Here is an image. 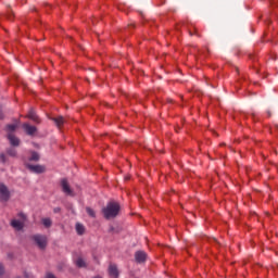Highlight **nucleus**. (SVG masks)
<instances>
[{"label": "nucleus", "mask_w": 278, "mask_h": 278, "mask_svg": "<svg viewBox=\"0 0 278 278\" xmlns=\"http://www.w3.org/2000/svg\"><path fill=\"white\" fill-rule=\"evenodd\" d=\"M121 213V204L116 201H110L104 208H102V214L104 218L110 220L111 218H116Z\"/></svg>", "instance_id": "f257e3e1"}, {"label": "nucleus", "mask_w": 278, "mask_h": 278, "mask_svg": "<svg viewBox=\"0 0 278 278\" xmlns=\"http://www.w3.org/2000/svg\"><path fill=\"white\" fill-rule=\"evenodd\" d=\"M33 240L35 242V244L38 247V249H40L41 251H45V249H47V236L45 235H35L33 236Z\"/></svg>", "instance_id": "f03ea898"}, {"label": "nucleus", "mask_w": 278, "mask_h": 278, "mask_svg": "<svg viewBox=\"0 0 278 278\" xmlns=\"http://www.w3.org/2000/svg\"><path fill=\"white\" fill-rule=\"evenodd\" d=\"M61 188L64 194L67 197H75V192H73V189H71V185H68V180H66V178L61 180Z\"/></svg>", "instance_id": "7ed1b4c3"}, {"label": "nucleus", "mask_w": 278, "mask_h": 278, "mask_svg": "<svg viewBox=\"0 0 278 278\" xmlns=\"http://www.w3.org/2000/svg\"><path fill=\"white\" fill-rule=\"evenodd\" d=\"M26 168H28V170H30V173H36L37 175H40V174L45 173V170H46V167L43 165L27 164Z\"/></svg>", "instance_id": "20e7f679"}, {"label": "nucleus", "mask_w": 278, "mask_h": 278, "mask_svg": "<svg viewBox=\"0 0 278 278\" xmlns=\"http://www.w3.org/2000/svg\"><path fill=\"white\" fill-rule=\"evenodd\" d=\"M0 197L2 201H10V189L3 184H0Z\"/></svg>", "instance_id": "39448f33"}, {"label": "nucleus", "mask_w": 278, "mask_h": 278, "mask_svg": "<svg viewBox=\"0 0 278 278\" xmlns=\"http://www.w3.org/2000/svg\"><path fill=\"white\" fill-rule=\"evenodd\" d=\"M135 260L137 264H144L147 262V253L144 251H137L135 253Z\"/></svg>", "instance_id": "423d86ee"}, {"label": "nucleus", "mask_w": 278, "mask_h": 278, "mask_svg": "<svg viewBox=\"0 0 278 278\" xmlns=\"http://www.w3.org/2000/svg\"><path fill=\"white\" fill-rule=\"evenodd\" d=\"M23 129L26 131L27 136H34L38 129L36 126H31L29 124H23Z\"/></svg>", "instance_id": "0eeeda50"}, {"label": "nucleus", "mask_w": 278, "mask_h": 278, "mask_svg": "<svg viewBox=\"0 0 278 278\" xmlns=\"http://www.w3.org/2000/svg\"><path fill=\"white\" fill-rule=\"evenodd\" d=\"M9 142L11 147H18L21 144V139H18L16 136H14L12 132L8 135Z\"/></svg>", "instance_id": "6e6552de"}, {"label": "nucleus", "mask_w": 278, "mask_h": 278, "mask_svg": "<svg viewBox=\"0 0 278 278\" xmlns=\"http://www.w3.org/2000/svg\"><path fill=\"white\" fill-rule=\"evenodd\" d=\"M27 118H29L30 121H34V123H40V117H38V115L36 114V111H34V109H30L28 114H27Z\"/></svg>", "instance_id": "1a4fd4ad"}, {"label": "nucleus", "mask_w": 278, "mask_h": 278, "mask_svg": "<svg viewBox=\"0 0 278 278\" xmlns=\"http://www.w3.org/2000/svg\"><path fill=\"white\" fill-rule=\"evenodd\" d=\"M109 275L114 278H118V267L114 264L109 266Z\"/></svg>", "instance_id": "9d476101"}, {"label": "nucleus", "mask_w": 278, "mask_h": 278, "mask_svg": "<svg viewBox=\"0 0 278 278\" xmlns=\"http://www.w3.org/2000/svg\"><path fill=\"white\" fill-rule=\"evenodd\" d=\"M11 226L13 227V229H16V231H21L24 227L23 222L17 219H13L11 222Z\"/></svg>", "instance_id": "9b49d317"}, {"label": "nucleus", "mask_w": 278, "mask_h": 278, "mask_svg": "<svg viewBox=\"0 0 278 278\" xmlns=\"http://www.w3.org/2000/svg\"><path fill=\"white\" fill-rule=\"evenodd\" d=\"M53 123H55L56 127H59V129L62 127V125H64V123H66V119H64V117L59 116V117H53L52 118Z\"/></svg>", "instance_id": "f8f14e48"}, {"label": "nucleus", "mask_w": 278, "mask_h": 278, "mask_svg": "<svg viewBox=\"0 0 278 278\" xmlns=\"http://www.w3.org/2000/svg\"><path fill=\"white\" fill-rule=\"evenodd\" d=\"M75 264L77 266V268H87V264H86V261L81 257H78L76 261H75Z\"/></svg>", "instance_id": "ddd939ff"}, {"label": "nucleus", "mask_w": 278, "mask_h": 278, "mask_svg": "<svg viewBox=\"0 0 278 278\" xmlns=\"http://www.w3.org/2000/svg\"><path fill=\"white\" fill-rule=\"evenodd\" d=\"M76 231L78 236H84V233L86 232V228L81 224H76Z\"/></svg>", "instance_id": "4468645a"}, {"label": "nucleus", "mask_w": 278, "mask_h": 278, "mask_svg": "<svg viewBox=\"0 0 278 278\" xmlns=\"http://www.w3.org/2000/svg\"><path fill=\"white\" fill-rule=\"evenodd\" d=\"M38 160H40V154H38V152H33L30 157H29V161L30 162H38Z\"/></svg>", "instance_id": "2eb2a0df"}, {"label": "nucleus", "mask_w": 278, "mask_h": 278, "mask_svg": "<svg viewBox=\"0 0 278 278\" xmlns=\"http://www.w3.org/2000/svg\"><path fill=\"white\" fill-rule=\"evenodd\" d=\"M16 127H18L16 124H9L7 125V131L12 134L13 131H16Z\"/></svg>", "instance_id": "dca6fc26"}, {"label": "nucleus", "mask_w": 278, "mask_h": 278, "mask_svg": "<svg viewBox=\"0 0 278 278\" xmlns=\"http://www.w3.org/2000/svg\"><path fill=\"white\" fill-rule=\"evenodd\" d=\"M42 225L46 226L47 228H49V227H51V225H53V222H51V218H43Z\"/></svg>", "instance_id": "f3484780"}, {"label": "nucleus", "mask_w": 278, "mask_h": 278, "mask_svg": "<svg viewBox=\"0 0 278 278\" xmlns=\"http://www.w3.org/2000/svg\"><path fill=\"white\" fill-rule=\"evenodd\" d=\"M8 155H10L11 157H16V149L14 148H10L7 150Z\"/></svg>", "instance_id": "a211bd4d"}, {"label": "nucleus", "mask_w": 278, "mask_h": 278, "mask_svg": "<svg viewBox=\"0 0 278 278\" xmlns=\"http://www.w3.org/2000/svg\"><path fill=\"white\" fill-rule=\"evenodd\" d=\"M86 212L89 216H91V218H94V216H97V214L94 213V210H92L91 207H87Z\"/></svg>", "instance_id": "6ab92c4d"}, {"label": "nucleus", "mask_w": 278, "mask_h": 278, "mask_svg": "<svg viewBox=\"0 0 278 278\" xmlns=\"http://www.w3.org/2000/svg\"><path fill=\"white\" fill-rule=\"evenodd\" d=\"M0 162L2 164H5V162H7L5 154H0Z\"/></svg>", "instance_id": "aec40b11"}, {"label": "nucleus", "mask_w": 278, "mask_h": 278, "mask_svg": "<svg viewBox=\"0 0 278 278\" xmlns=\"http://www.w3.org/2000/svg\"><path fill=\"white\" fill-rule=\"evenodd\" d=\"M46 278H58V277H55V275H53L52 273H48L46 275Z\"/></svg>", "instance_id": "412c9836"}, {"label": "nucleus", "mask_w": 278, "mask_h": 278, "mask_svg": "<svg viewBox=\"0 0 278 278\" xmlns=\"http://www.w3.org/2000/svg\"><path fill=\"white\" fill-rule=\"evenodd\" d=\"M12 16H13V14H12V12H10V13H8V15H7V18H9V21H12Z\"/></svg>", "instance_id": "4be33fe9"}, {"label": "nucleus", "mask_w": 278, "mask_h": 278, "mask_svg": "<svg viewBox=\"0 0 278 278\" xmlns=\"http://www.w3.org/2000/svg\"><path fill=\"white\" fill-rule=\"evenodd\" d=\"M4 269H3V265L0 264V275H3Z\"/></svg>", "instance_id": "5701e85b"}, {"label": "nucleus", "mask_w": 278, "mask_h": 278, "mask_svg": "<svg viewBox=\"0 0 278 278\" xmlns=\"http://www.w3.org/2000/svg\"><path fill=\"white\" fill-rule=\"evenodd\" d=\"M58 213H60V207L54 208V214H58Z\"/></svg>", "instance_id": "b1692460"}, {"label": "nucleus", "mask_w": 278, "mask_h": 278, "mask_svg": "<svg viewBox=\"0 0 278 278\" xmlns=\"http://www.w3.org/2000/svg\"><path fill=\"white\" fill-rule=\"evenodd\" d=\"M0 119H3V114L0 113Z\"/></svg>", "instance_id": "393cba45"}, {"label": "nucleus", "mask_w": 278, "mask_h": 278, "mask_svg": "<svg viewBox=\"0 0 278 278\" xmlns=\"http://www.w3.org/2000/svg\"><path fill=\"white\" fill-rule=\"evenodd\" d=\"M110 231H114V227H111Z\"/></svg>", "instance_id": "a878e982"}, {"label": "nucleus", "mask_w": 278, "mask_h": 278, "mask_svg": "<svg viewBox=\"0 0 278 278\" xmlns=\"http://www.w3.org/2000/svg\"><path fill=\"white\" fill-rule=\"evenodd\" d=\"M268 116H270V111H267Z\"/></svg>", "instance_id": "bb28decb"}, {"label": "nucleus", "mask_w": 278, "mask_h": 278, "mask_svg": "<svg viewBox=\"0 0 278 278\" xmlns=\"http://www.w3.org/2000/svg\"><path fill=\"white\" fill-rule=\"evenodd\" d=\"M94 278H103V277H101V276H96Z\"/></svg>", "instance_id": "cd10ccee"}, {"label": "nucleus", "mask_w": 278, "mask_h": 278, "mask_svg": "<svg viewBox=\"0 0 278 278\" xmlns=\"http://www.w3.org/2000/svg\"><path fill=\"white\" fill-rule=\"evenodd\" d=\"M190 36H192V31H189Z\"/></svg>", "instance_id": "c85d7f7f"}, {"label": "nucleus", "mask_w": 278, "mask_h": 278, "mask_svg": "<svg viewBox=\"0 0 278 278\" xmlns=\"http://www.w3.org/2000/svg\"><path fill=\"white\" fill-rule=\"evenodd\" d=\"M125 179H126V180H128V179H129V177H126Z\"/></svg>", "instance_id": "c756f323"}]
</instances>
